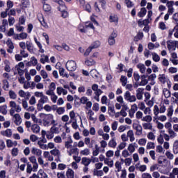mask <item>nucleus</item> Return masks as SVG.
I'll list each match as a JSON object with an SVG mask.
<instances>
[{
    "instance_id": "ddd939ff",
    "label": "nucleus",
    "mask_w": 178,
    "mask_h": 178,
    "mask_svg": "<svg viewBox=\"0 0 178 178\" xmlns=\"http://www.w3.org/2000/svg\"><path fill=\"white\" fill-rule=\"evenodd\" d=\"M48 101H49V99H48V97L43 95L40 97V99L38 101L39 104H38V106L40 105V104H47Z\"/></svg>"
},
{
    "instance_id": "e433bc0d",
    "label": "nucleus",
    "mask_w": 178,
    "mask_h": 178,
    "mask_svg": "<svg viewBox=\"0 0 178 178\" xmlns=\"http://www.w3.org/2000/svg\"><path fill=\"white\" fill-rule=\"evenodd\" d=\"M9 97L11 99H16V98H17V95H16V92H15V91L10 90Z\"/></svg>"
},
{
    "instance_id": "b1692460",
    "label": "nucleus",
    "mask_w": 178,
    "mask_h": 178,
    "mask_svg": "<svg viewBox=\"0 0 178 178\" xmlns=\"http://www.w3.org/2000/svg\"><path fill=\"white\" fill-rule=\"evenodd\" d=\"M66 176L67 178H74V171H73V170L69 168L67 170Z\"/></svg>"
},
{
    "instance_id": "de8ad7c7",
    "label": "nucleus",
    "mask_w": 178,
    "mask_h": 178,
    "mask_svg": "<svg viewBox=\"0 0 178 178\" xmlns=\"http://www.w3.org/2000/svg\"><path fill=\"white\" fill-rule=\"evenodd\" d=\"M41 56H44V58H40V62L44 65L45 62H49V58L48 56L42 55Z\"/></svg>"
},
{
    "instance_id": "f704fd0d",
    "label": "nucleus",
    "mask_w": 178,
    "mask_h": 178,
    "mask_svg": "<svg viewBox=\"0 0 178 178\" xmlns=\"http://www.w3.org/2000/svg\"><path fill=\"white\" fill-rule=\"evenodd\" d=\"M142 122H147V123H149L152 122V117L151 115H146L142 118Z\"/></svg>"
},
{
    "instance_id": "20e7f679",
    "label": "nucleus",
    "mask_w": 178,
    "mask_h": 178,
    "mask_svg": "<svg viewBox=\"0 0 178 178\" xmlns=\"http://www.w3.org/2000/svg\"><path fill=\"white\" fill-rule=\"evenodd\" d=\"M117 37H118V33L115 31H113L108 40V42L109 45H115L116 42V41L115 40V38H116Z\"/></svg>"
},
{
    "instance_id": "69168bd1",
    "label": "nucleus",
    "mask_w": 178,
    "mask_h": 178,
    "mask_svg": "<svg viewBox=\"0 0 178 178\" xmlns=\"http://www.w3.org/2000/svg\"><path fill=\"white\" fill-rule=\"evenodd\" d=\"M86 10V12H88L89 13L91 12V6L89 3H86V6H84V8H83Z\"/></svg>"
},
{
    "instance_id": "423d86ee",
    "label": "nucleus",
    "mask_w": 178,
    "mask_h": 178,
    "mask_svg": "<svg viewBox=\"0 0 178 178\" xmlns=\"http://www.w3.org/2000/svg\"><path fill=\"white\" fill-rule=\"evenodd\" d=\"M0 134L1 136H3V137H7L8 138H10V137H12V129H7L5 131H1L0 132Z\"/></svg>"
},
{
    "instance_id": "8fccbe9b",
    "label": "nucleus",
    "mask_w": 178,
    "mask_h": 178,
    "mask_svg": "<svg viewBox=\"0 0 178 178\" xmlns=\"http://www.w3.org/2000/svg\"><path fill=\"white\" fill-rule=\"evenodd\" d=\"M155 148V144L152 142H149L147 145V149H154Z\"/></svg>"
},
{
    "instance_id": "4468645a",
    "label": "nucleus",
    "mask_w": 178,
    "mask_h": 178,
    "mask_svg": "<svg viewBox=\"0 0 178 178\" xmlns=\"http://www.w3.org/2000/svg\"><path fill=\"white\" fill-rule=\"evenodd\" d=\"M82 165H84V166H88L90 163H91V159L87 158V157H83L81 160Z\"/></svg>"
},
{
    "instance_id": "9b49d317",
    "label": "nucleus",
    "mask_w": 178,
    "mask_h": 178,
    "mask_svg": "<svg viewBox=\"0 0 178 178\" xmlns=\"http://www.w3.org/2000/svg\"><path fill=\"white\" fill-rule=\"evenodd\" d=\"M132 107L133 108H131L129 111L130 118L134 117V113H136V111L138 109L137 104H134ZM134 108H135V109Z\"/></svg>"
},
{
    "instance_id": "6e6552de",
    "label": "nucleus",
    "mask_w": 178,
    "mask_h": 178,
    "mask_svg": "<svg viewBox=\"0 0 178 178\" xmlns=\"http://www.w3.org/2000/svg\"><path fill=\"white\" fill-rule=\"evenodd\" d=\"M173 3H175V1H173L167 2V6L168 8V13L170 15H172V13L174 12Z\"/></svg>"
},
{
    "instance_id": "2eb2a0df",
    "label": "nucleus",
    "mask_w": 178,
    "mask_h": 178,
    "mask_svg": "<svg viewBox=\"0 0 178 178\" xmlns=\"http://www.w3.org/2000/svg\"><path fill=\"white\" fill-rule=\"evenodd\" d=\"M73 143V140H72V138L70 137L67 140V141L65 143V147L67 148V149H70V148H72V144Z\"/></svg>"
},
{
    "instance_id": "864d4df0",
    "label": "nucleus",
    "mask_w": 178,
    "mask_h": 178,
    "mask_svg": "<svg viewBox=\"0 0 178 178\" xmlns=\"http://www.w3.org/2000/svg\"><path fill=\"white\" fill-rule=\"evenodd\" d=\"M128 150L130 151V152L131 154H133V152H134V151H136V147H134V145L133 144H129V147H128Z\"/></svg>"
},
{
    "instance_id": "c9c22d12",
    "label": "nucleus",
    "mask_w": 178,
    "mask_h": 178,
    "mask_svg": "<svg viewBox=\"0 0 178 178\" xmlns=\"http://www.w3.org/2000/svg\"><path fill=\"white\" fill-rule=\"evenodd\" d=\"M173 152L175 154L178 153V140H175L173 144Z\"/></svg>"
},
{
    "instance_id": "f8f14e48",
    "label": "nucleus",
    "mask_w": 178,
    "mask_h": 178,
    "mask_svg": "<svg viewBox=\"0 0 178 178\" xmlns=\"http://www.w3.org/2000/svg\"><path fill=\"white\" fill-rule=\"evenodd\" d=\"M0 113H2V115L8 114V106L6 104L0 106Z\"/></svg>"
},
{
    "instance_id": "a19ab883",
    "label": "nucleus",
    "mask_w": 178,
    "mask_h": 178,
    "mask_svg": "<svg viewBox=\"0 0 178 178\" xmlns=\"http://www.w3.org/2000/svg\"><path fill=\"white\" fill-rule=\"evenodd\" d=\"M50 154H51V155H54V156H58V155L60 154V152H59V149H54L50 151Z\"/></svg>"
},
{
    "instance_id": "7c9ffc66",
    "label": "nucleus",
    "mask_w": 178,
    "mask_h": 178,
    "mask_svg": "<svg viewBox=\"0 0 178 178\" xmlns=\"http://www.w3.org/2000/svg\"><path fill=\"white\" fill-rule=\"evenodd\" d=\"M168 133L170 136V138H171V139L175 138V137H177V134H176V132H175V131H173V129L168 130Z\"/></svg>"
},
{
    "instance_id": "bf43d9fd",
    "label": "nucleus",
    "mask_w": 178,
    "mask_h": 178,
    "mask_svg": "<svg viewBox=\"0 0 178 178\" xmlns=\"http://www.w3.org/2000/svg\"><path fill=\"white\" fill-rule=\"evenodd\" d=\"M172 115H173V106H170L168 109L167 116L170 117Z\"/></svg>"
},
{
    "instance_id": "c03bdc74",
    "label": "nucleus",
    "mask_w": 178,
    "mask_h": 178,
    "mask_svg": "<svg viewBox=\"0 0 178 178\" xmlns=\"http://www.w3.org/2000/svg\"><path fill=\"white\" fill-rule=\"evenodd\" d=\"M108 113L111 116H115V107L114 106L108 107Z\"/></svg>"
},
{
    "instance_id": "4be33fe9",
    "label": "nucleus",
    "mask_w": 178,
    "mask_h": 178,
    "mask_svg": "<svg viewBox=\"0 0 178 178\" xmlns=\"http://www.w3.org/2000/svg\"><path fill=\"white\" fill-rule=\"evenodd\" d=\"M88 116L89 117V120H91L92 122H95L97 120V118L94 117V113L92 111V110L88 111Z\"/></svg>"
},
{
    "instance_id": "49530a36",
    "label": "nucleus",
    "mask_w": 178,
    "mask_h": 178,
    "mask_svg": "<svg viewBox=\"0 0 178 178\" xmlns=\"http://www.w3.org/2000/svg\"><path fill=\"white\" fill-rule=\"evenodd\" d=\"M6 44L10 49H14L15 46L13 45V42H12V40H8L6 42Z\"/></svg>"
},
{
    "instance_id": "09e8293b",
    "label": "nucleus",
    "mask_w": 178,
    "mask_h": 178,
    "mask_svg": "<svg viewBox=\"0 0 178 178\" xmlns=\"http://www.w3.org/2000/svg\"><path fill=\"white\" fill-rule=\"evenodd\" d=\"M72 127L74 129V130H77L79 129V124H77V120H74L72 121Z\"/></svg>"
},
{
    "instance_id": "39448f33",
    "label": "nucleus",
    "mask_w": 178,
    "mask_h": 178,
    "mask_svg": "<svg viewBox=\"0 0 178 178\" xmlns=\"http://www.w3.org/2000/svg\"><path fill=\"white\" fill-rule=\"evenodd\" d=\"M29 159L33 165V172H37V169H38V163H37V159L35 156H32L29 157Z\"/></svg>"
},
{
    "instance_id": "a211bd4d",
    "label": "nucleus",
    "mask_w": 178,
    "mask_h": 178,
    "mask_svg": "<svg viewBox=\"0 0 178 178\" xmlns=\"http://www.w3.org/2000/svg\"><path fill=\"white\" fill-rule=\"evenodd\" d=\"M127 137H129L131 143H133V141L136 140V138H134V132L133 131V130L128 131Z\"/></svg>"
},
{
    "instance_id": "5701e85b",
    "label": "nucleus",
    "mask_w": 178,
    "mask_h": 178,
    "mask_svg": "<svg viewBox=\"0 0 178 178\" xmlns=\"http://www.w3.org/2000/svg\"><path fill=\"white\" fill-rule=\"evenodd\" d=\"M166 162H168V159L163 157H160L158 159V163L160 165V166H162V168H165V165H163V163H166Z\"/></svg>"
},
{
    "instance_id": "72a5a7b5",
    "label": "nucleus",
    "mask_w": 178,
    "mask_h": 178,
    "mask_svg": "<svg viewBox=\"0 0 178 178\" xmlns=\"http://www.w3.org/2000/svg\"><path fill=\"white\" fill-rule=\"evenodd\" d=\"M145 15H147V9L145 8H142L138 13V17H144Z\"/></svg>"
},
{
    "instance_id": "a18cd8bd",
    "label": "nucleus",
    "mask_w": 178,
    "mask_h": 178,
    "mask_svg": "<svg viewBox=\"0 0 178 178\" xmlns=\"http://www.w3.org/2000/svg\"><path fill=\"white\" fill-rule=\"evenodd\" d=\"M52 119H54V115H52L51 114L46 115L44 118V120L49 122L50 123Z\"/></svg>"
},
{
    "instance_id": "4d7b16f0",
    "label": "nucleus",
    "mask_w": 178,
    "mask_h": 178,
    "mask_svg": "<svg viewBox=\"0 0 178 178\" xmlns=\"http://www.w3.org/2000/svg\"><path fill=\"white\" fill-rule=\"evenodd\" d=\"M160 110H159V107L157 105H155L154 107V115H155V116H158V114L159 113Z\"/></svg>"
},
{
    "instance_id": "13d9d810",
    "label": "nucleus",
    "mask_w": 178,
    "mask_h": 178,
    "mask_svg": "<svg viewBox=\"0 0 178 178\" xmlns=\"http://www.w3.org/2000/svg\"><path fill=\"white\" fill-rule=\"evenodd\" d=\"M118 122L117 121H114L112 124H111V129L112 130H113V131L118 130Z\"/></svg>"
},
{
    "instance_id": "9d476101",
    "label": "nucleus",
    "mask_w": 178,
    "mask_h": 178,
    "mask_svg": "<svg viewBox=\"0 0 178 178\" xmlns=\"http://www.w3.org/2000/svg\"><path fill=\"white\" fill-rule=\"evenodd\" d=\"M31 154H33V155H36L37 156H41L42 151H41V149H40L33 147L31 150Z\"/></svg>"
},
{
    "instance_id": "bb28decb",
    "label": "nucleus",
    "mask_w": 178,
    "mask_h": 178,
    "mask_svg": "<svg viewBox=\"0 0 178 178\" xmlns=\"http://www.w3.org/2000/svg\"><path fill=\"white\" fill-rule=\"evenodd\" d=\"M137 67L138 70H140V73L144 74L145 73V65L139 63L137 65Z\"/></svg>"
},
{
    "instance_id": "cd10ccee",
    "label": "nucleus",
    "mask_w": 178,
    "mask_h": 178,
    "mask_svg": "<svg viewBox=\"0 0 178 178\" xmlns=\"http://www.w3.org/2000/svg\"><path fill=\"white\" fill-rule=\"evenodd\" d=\"M101 45V42L99 40L95 41L90 47L92 49H95V48H98Z\"/></svg>"
},
{
    "instance_id": "58836bf2",
    "label": "nucleus",
    "mask_w": 178,
    "mask_h": 178,
    "mask_svg": "<svg viewBox=\"0 0 178 178\" xmlns=\"http://www.w3.org/2000/svg\"><path fill=\"white\" fill-rule=\"evenodd\" d=\"M136 134V136H141V134H143V127H141L140 124L137 126Z\"/></svg>"
},
{
    "instance_id": "338daca9",
    "label": "nucleus",
    "mask_w": 178,
    "mask_h": 178,
    "mask_svg": "<svg viewBox=\"0 0 178 178\" xmlns=\"http://www.w3.org/2000/svg\"><path fill=\"white\" fill-rule=\"evenodd\" d=\"M139 145H145L147 144V139L141 138L138 140Z\"/></svg>"
},
{
    "instance_id": "5fc2aeb1",
    "label": "nucleus",
    "mask_w": 178,
    "mask_h": 178,
    "mask_svg": "<svg viewBox=\"0 0 178 178\" xmlns=\"http://www.w3.org/2000/svg\"><path fill=\"white\" fill-rule=\"evenodd\" d=\"M38 145H39L40 148H41V149H47L48 148V145L41 142H38Z\"/></svg>"
},
{
    "instance_id": "603ef678",
    "label": "nucleus",
    "mask_w": 178,
    "mask_h": 178,
    "mask_svg": "<svg viewBox=\"0 0 178 178\" xmlns=\"http://www.w3.org/2000/svg\"><path fill=\"white\" fill-rule=\"evenodd\" d=\"M125 4L127 5V8H133L134 4L131 2V0H125Z\"/></svg>"
},
{
    "instance_id": "37998d69",
    "label": "nucleus",
    "mask_w": 178,
    "mask_h": 178,
    "mask_svg": "<svg viewBox=\"0 0 178 178\" xmlns=\"http://www.w3.org/2000/svg\"><path fill=\"white\" fill-rule=\"evenodd\" d=\"M165 156H167L168 159L172 160L174 159L175 158V155H173V154H172V152L167 151L165 152Z\"/></svg>"
},
{
    "instance_id": "0eeeda50",
    "label": "nucleus",
    "mask_w": 178,
    "mask_h": 178,
    "mask_svg": "<svg viewBox=\"0 0 178 178\" xmlns=\"http://www.w3.org/2000/svg\"><path fill=\"white\" fill-rule=\"evenodd\" d=\"M144 94V88H139L136 90V98L137 99H143V95Z\"/></svg>"
},
{
    "instance_id": "1a4fd4ad",
    "label": "nucleus",
    "mask_w": 178,
    "mask_h": 178,
    "mask_svg": "<svg viewBox=\"0 0 178 178\" xmlns=\"http://www.w3.org/2000/svg\"><path fill=\"white\" fill-rule=\"evenodd\" d=\"M14 118V123L17 124V126H19L22 124V118H20L19 114H15L13 115Z\"/></svg>"
},
{
    "instance_id": "7ed1b4c3",
    "label": "nucleus",
    "mask_w": 178,
    "mask_h": 178,
    "mask_svg": "<svg viewBox=\"0 0 178 178\" xmlns=\"http://www.w3.org/2000/svg\"><path fill=\"white\" fill-rule=\"evenodd\" d=\"M92 90L93 91H95V99H97V101L98 102H99V95H101V94H102V91L101 90V89L98 88V85L97 84H93L92 86Z\"/></svg>"
},
{
    "instance_id": "473e14b6",
    "label": "nucleus",
    "mask_w": 178,
    "mask_h": 178,
    "mask_svg": "<svg viewBox=\"0 0 178 178\" xmlns=\"http://www.w3.org/2000/svg\"><path fill=\"white\" fill-rule=\"evenodd\" d=\"M152 59L154 62H159L161 60V57L156 53H152Z\"/></svg>"
},
{
    "instance_id": "680f3d73",
    "label": "nucleus",
    "mask_w": 178,
    "mask_h": 178,
    "mask_svg": "<svg viewBox=\"0 0 178 178\" xmlns=\"http://www.w3.org/2000/svg\"><path fill=\"white\" fill-rule=\"evenodd\" d=\"M81 155H90V149L88 148L80 152Z\"/></svg>"
},
{
    "instance_id": "a878e982",
    "label": "nucleus",
    "mask_w": 178,
    "mask_h": 178,
    "mask_svg": "<svg viewBox=\"0 0 178 178\" xmlns=\"http://www.w3.org/2000/svg\"><path fill=\"white\" fill-rule=\"evenodd\" d=\"M37 63H38V60H37L35 57L33 56L31 58V60L28 63V65H29V66H31V65H33V66H35Z\"/></svg>"
},
{
    "instance_id": "dca6fc26",
    "label": "nucleus",
    "mask_w": 178,
    "mask_h": 178,
    "mask_svg": "<svg viewBox=\"0 0 178 178\" xmlns=\"http://www.w3.org/2000/svg\"><path fill=\"white\" fill-rule=\"evenodd\" d=\"M26 173H31V172H34V165H31L30 163H27L26 164Z\"/></svg>"
},
{
    "instance_id": "2f4dec72",
    "label": "nucleus",
    "mask_w": 178,
    "mask_h": 178,
    "mask_svg": "<svg viewBox=\"0 0 178 178\" xmlns=\"http://www.w3.org/2000/svg\"><path fill=\"white\" fill-rule=\"evenodd\" d=\"M120 81L122 83V86H123V87H125L126 84H127V77L126 76H121L120 78Z\"/></svg>"
},
{
    "instance_id": "6ab92c4d",
    "label": "nucleus",
    "mask_w": 178,
    "mask_h": 178,
    "mask_svg": "<svg viewBox=\"0 0 178 178\" xmlns=\"http://www.w3.org/2000/svg\"><path fill=\"white\" fill-rule=\"evenodd\" d=\"M26 44V48L28 51H29L31 54H33V52H34V47H33V43L27 41Z\"/></svg>"
},
{
    "instance_id": "4c0bfd02",
    "label": "nucleus",
    "mask_w": 178,
    "mask_h": 178,
    "mask_svg": "<svg viewBox=\"0 0 178 178\" xmlns=\"http://www.w3.org/2000/svg\"><path fill=\"white\" fill-rule=\"evenodd\" d=\"M12 8H13V2L10 0H8L7 1V8L6 9V12H9V10L12 9Z\"/></svg>"
},
{
    "instance_id": "f03ea898",
    "label": "nucleus",
    "mask_w": 178,
    "mask_h": 178,
    "mask_svg": "<svg viewBox=\"0 0 178 178\" xmlns=\"http://www.w3.org/2000/svg\"><path fill=\"white\" fill-rule=\"evenodd\" d=\"M124 98L125 101H128V102H136L137 101V97H136V95H131V93H130L129 91L125 92Z\"/></svg>"
},
{
    "instance_id": "774afa93",
    "label": "nucleus",
    "mask_w": 178,
    "mask_h": 178,
    "mask_svg": "<svg viewBox=\"0 0 178 178\" xmlns=\"http://www.w3.org/2000/svg\"><path fill=\"white\" fill-rule=\"evenodd\" d=\"M165 98H170V91L169 90H165L163 91Z\"/></svg>"
},
{
    "instance_id": "393cba45",
    "label": "nucleus",
    "mask_w": 178,
    "mask_h": 178,
    "mask_svg": "<svg viewBox=\"0 0 178 178\" xmlns=\"http://www.w3.org/2000/svg\"><path fill=\"white\" fill-rule=\"evenodd\" d=\"M116 145H118L116 140L115 138H113L108 143V147H111V148H116Z\"/></svg>"
},
{
    "instance_id": "ea45409f",
    "label": "nucleus",
    "mask_w": 178,
    "mask_h": 178,
    "mask_svg": "<svg viewBox=\"0 0 178 178\" xmlns=\"http://www.w3.org/2000/svg\"><path fill=\"white\" fill-rule=\"evenodd\" d=\"M85 63L87 66H94V65L95 64V61L92 59H90V60H86L85 61Z\"/></svg>"
},
{
    "instance_id": "aec40b11",
    "label": "nucleus",
    "mask_w": 178,
    "mask_h": 178,
    "mask_svg": "<svg viewBox=\"0 0 178 178\" xmlns=\"http://www.w3.org/2000/svg\"><path fill=\"white\" fill-rule=\"evenodd\" d=\"M70 120L67 123V124H70V123H72L73 120H77V119H76V113H74V111H73L70 112Z\"/></svg>"
},
{
    "instance_id": "79ce46f5",
    "label": "nucleus",
    "mask_w": 178,
    "mask_h": 178,
    "mask_svg": "<svg viewBox=\"0 0 178 178\" xmlns=\"http://www.w3.org/2000/svg\"><path fill=\"white\" fill-rule=\"evenodd\" d=\"M43 10H44V12H50L51 6H49V4L43 3Z\"/></svg>"
},
{
    "instance_id": "052dcab7",
    "label": "nucleus",
    "mask_w": 178,
    "mask_h": 178,
    "mask_svg": "<svg viewBox=\"0 0 178 178\" xmlns=\"http://www.w3.org/2000/svg\"><path fill=\"white\" fill-rule=\"evenodd\" d=\"M126 145H127V143H124V142H122V143H121L118 145V147H117V149H120V150H121V149H124V148H126Z\"/></svg>"
},
{
    "instance_id": "412c9836",
    "label": "nucleus",
    "mask_w": 178,
    "mask_h": 178,
    "mask_svg": "<svg viewBox=\"0 0 178 178\" xmlns=\"http://www.w3.org/2000/svg\"><path fill=\"white\" fill-rule=\"evenodd\" d=\"M31 130L33 133H35L37 134L40 133V126L37 124H35L32 125Z\"/></svg>"
},
{
    "instance_id": "f257e3e1",
    "label": "nucleus",
    "mask_w": 178,
    "mask_h": 178,
    "mask_svg": "<svg viewBox=\"0 0 178 178\" xmlns=\"http://www.w3.org/2000/svg\"><path fill=\"white\" fill-rule=\"evenodd\" d=\"M66 69L67 70H69V72H74L76 69H77V65L76 64V62L74 60H68L66 63Z\"/></svg>"
},
{
    "instance_id": "e2e57ef3",
    "label": "nucleus",
    "mask_w": 178,
    "mask_h": 178,
    "mask_svg": "<svg viewBox=\"0 0 178 178\" xmlns=\"http://www.w3.org/2000/svg\"><path fill=\"white\" fill-rule=\"evenodd\" d=\"M8 23L9 26H13L15 24V17L10 16L8 17Z\"/></svg>"
},
{
    "instance_id": "f3484780",
    "label": "nucleus",
    "mask_w": 178,
    "mask_h": 178,
    "mask_svg": "<svg viewBox=\"0 0 178 178\" xmlns=\"http://www.w3.org/2000/svg\"><path fill=\"white\" fill-rule=\"evenodd\" d=\"M50 131L52 134H59V128L56 127V124H54V125L51 127Z\"/></svg>"
},
{
    "instance_id": "c85d7f7f",
    "label": "nucleus",
    "mask_w": 178,
    "mask_h": 178,
    "mask_svg": "<svg viewBox=\"0 0 178 178\" xmlns=\"http://www.w3.org/2000/svg\"><path fill=\"white\" fill-rule=\"evenodd\" d=\"M142 125L143 129H145V130H152V124L151 123L145 122Z\"/></svg>"
},
{
    "instance_id": "3c124183",
    "label": "nucleus",
    "mask_w": 178,
    "mask_h": 178,
    "mask_svg": "<svg viewBox=\"0 0 178 178\" xmlns=\"http://www.w3.org/2000/svg\"><path fill=\"white\" fill-rule=\"evenodd\" d=\"M40 76H42V79H48V73H47L44 70L40 71Z\"/></svg>"
},
{
    "instance_id": "c756f323",
    "label": "nucleus",
    "mask_w": 178,
    "mask_h": 178,
    "mask_svg": "<svg viewBox=\"0 0 178 178\" xmlns=\"http://www.w3.org/2000/svg\"><path fill=\"white\" fill-rule=\"evenodd\" d=\"M67 152V154L70 155V156H72L73 154H76V152H77V148H73L72 147L68 149Z\"/></svg>"
},
{
    "instance_id": "0e129e2a",
    "label": "nucleus",
    "mask_w": 178,
    "mask_h": 178,
    "mask_svg": "<svg viewBox=\"0 0 178 178\" xmlns=\"http://www.w3.org/2000/svg\"><path fill=\"white\" fill-rule=\"evenodd\" d=\"M90 73L92 77H98V72H97V70H92Z\"/></svg>"
},
{
    "instance_id": "6e6d98bb",
    "label": "nucleus",
    "mask_w": 178,
    "mask_h": 178,
    "mask_svg": "<svg viewBox=\"0 0 178 178\" xmlns=\"http://www.w3.org/2000/svg\"><path fill=\"white\" fill-rule=\"evenodd\" d=\"M56 112L58 115H62L65 113V107H59L57 108Z\"/></svg>"
}]
</instances>
